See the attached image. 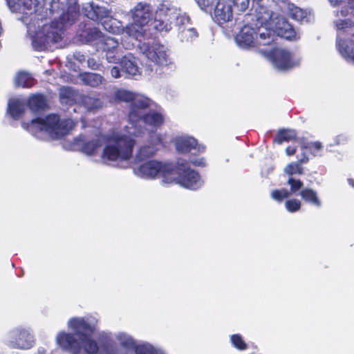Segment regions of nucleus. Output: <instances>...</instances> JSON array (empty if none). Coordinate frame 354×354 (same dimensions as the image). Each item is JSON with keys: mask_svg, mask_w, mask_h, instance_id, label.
Listing matches in <instances>:
<instances>
[{"mask_svg": "<svg viewBox=\"0 0 354 354\" xmlns=\"http://www.w3.org/2000/svg\"><path fill=\"white\" fill-rule=\"evenodd\" d=\"M97 319L91 316L73 317L68 326L74 333L60 332L56 337L57 344L70 354H116L113 337L126 349L136 348L135 339L124 332L114 336L106 331H100L96 338L92 337L96 329Z\"/></svg>", "mask_w": 354, "mask_h": 354, "instance_id": "f257e3e1", "label": "nucleus"}, {"mask_svg": "<svg viewBox=\"0 0 354 354\" xmlns=\"http://www.w3.org/2000/svg\"><path fill=\"white\" fill-rule=\"evenodd\" d=\"M49 10L53 18L50 21L39 17L38 10L31 14L30 19L23 17L35 50H48L62 41L65 28L72 25L79 15L76 0H52Z\"/></svg>", "mask_w": 354, "mask_h": 354, "instance_id": "f03ea898", "label": "nucleus"}, {"mask_svg": "<svg viewBox=\"0 0 354 354\" xmlns=\"http://www.w3.org/2000/svg\"><path fill=\"white\" fill-rule=\"evenodd\" d=\"M154 105L150 98L140 93H136L129 110V125L126 127L125 133H113L108 139L102 154L103 162H115L129 160L132 156L136 141L143 130L138 128L137 122L142 119L146 110Z\"/></svg>", "mask_w": 354, "mask_h": 354, "instance_id": "7ed1b4c3", "label": "nucleus"}, {"mask_svg": "<svg viewBox=\"0 0 354 354\" xmlns=\"http://www.w3.org/2000/svg\"><path fill=\"white\" fill-rule=\"evenodd\" d=\"M75 124L73 119L61 120L56 114H49L44 118L33 119L30 122H22L21 127L36 138L44 140L47 136L57 139L65 136Z\"/></svg>", "mask_w": 354, "mask_h": 354, "instance_id": "20e7f679", "label": "nucleus"}, {"mask_svg": "<svg viewBox=\"0 0 354 354\" xmlns=\"http://www.w3.org/2000/svg\"><path fill=\"white\" fill-rule=\"evenodd\" d=\"M151 24L156 30L167 32L172 28L173 24L178 30L190 26V19L180 9L169 4L162 3L158 7Z\"/></svg>", "mask_w": 354, "mask_h": 354, "instance_id": "39448f33", "label": "nucleus"}, {"mask_svg": "<svg viewBox=\"0 0 354 354\" xmlns=\"http://www.w3.org/2000/svg\"><path fill=\"white\" fill-rule=\"evenodd\" d=\"M337 31L336 46L340 55L354 64V21L349 19L333 20Z\"/></svg>", "mask_w": 354, "mask_h": 354, "instance_id": "423d86ee", "label": "nucleus"}, {"mask_svg": "<svg viewBox=\"0 0 354 354\" xmlns=\"http://www.w3.org/2000/svg\"><path fill=\"white\" fill-rule=\"evenodd\" d=\"M237 45L243 49L255 46H268L274 42V35L267 28H256L246 23L235 37Z\"/></svg>", "mask_w": 354, "mask_h": 354, "instance_id": "0eeeda50", "label": "nucleus"}, {"mask_svg": "<svg viewBox=\"0 0 354 354\" xmlns=\"http://www.w3.org/2000/svg\"><path fill=\"white\" fill-rule=\"evenodd\" d=\"M140 53L156 66V69L151 68V72L156 74L162 73L161 69L174 68V64L168 53L167 48L158 42H143L138 46Z\"/></svg>", "mask_w": 354, "mask_h": 354, "instance_id": "6e6552de", "label": "nucleus"}, {"mask_svg": "<svg viewBox=\"0 0 354 354\" xmlns=\"http://www.w3.org/2000/svg\"><path fill=\"white\" fill-rule=\"evenodd\" d=\"M136 165L133 167V173L137 176L144 179H154L162 177V182L164 183H171L173 165L171 163L158 161L157 160H149L141 162H135Z\"/></svg>", "mask_w": 354, "mask_h": 354, "instance_id": "1a4fd4ad", "label": "nucleus"}, {"mask_svg": "<svg viewBox=\"0 0 354 354\" xmlns=\"http://www.w3.org/2000/svg\"><path fill=\"white\" fill-rule=\"evenodd\" d=\"M170 177L173 178L171 183H175L191 190H196L203 185V180L200 174L189 167V162L187 160L181 158L178 160L176 168L173 167Z\"/></svg>", "mask_w": 354, "mask_h": 354, "instance_id": "9d476101", "label": "nucleus"}, {"mask_svg": "<svg viewBox=\"0 0 354 354\" xmlns=\"http://www.w3.org/2000/svg\"><path fill=\"white\" fill-rule=\"evenodd\" d=\"M90 136L80 135L73 139V147L87 155L95 154L102 145L104 138L99 129H94Z\"/></svg>", "mask_w": 354, "mask_h": 354, "instance_id": "9b49d317", "label": "nucleus"}, {"mask_svg": "<svg viewBox=\"0 0 354 354\" xmlns=\"http://www.w3.org/2000/svg\"><path fill=\"white\" fill-rule=\"evenodd\" d=\"M273 13L261 3H252L251 12L245 15L244 21L255 26L256 28H267L268 30L273 19Z\"/></svg>", "mask_w": 354, "mask_h": 354, "instance_id": "f8f14e48", "label": "nucleus"}, {"mask_svg": "<svg viewBox=\"0 0 354 354\" xmlns=\"http://www.w3.org/2000/svg\"><path fill=\"white\" fill-rule=\"evenodd\" d=\"M273 64L279 70H288L299 66L301 59L295 53L284 48H275L270 52Z\"/></svg>", "mask_w": 354, "mask_h": 354, "instance_id": "ddd939ff", "label": "nucleus"}, {"mask_svg": "<svg viewBox=\"0 0 354 354\" xmlns=\"http://www.w3.org/2000/svg\"><path fill=\"white\" fill-rule=\"evenodd\" d=\"M268 29L274 35L275 32L287 40L297 41L300 38V32L295 29L283 16L274 17Z\"/></svg>", "mask_w": 354, "mask_h": 354, "instance_id": "4468645a", "label": "nucleus"}, {"mask_svg": "<svg viewBox=\"0 0 354 354\" xmlns=\"http://www.w3.org/2000/svg\"><path fill=\"white\" fill-rule=\"evenodd\" d=\"M161 145V135L156 132L151 133L149 136L148 142L138 148L134 157L135 162L149 160L155 156Z\"/></svg>", "mask_w": 354, "mask_h": 354, "instance_id": "2eb2a0df", "label": "nucleus"}, {"mask_svg": "<svg viewBox=\"0 0 354 354\" xmlns=\"http://www.w3.org/2000/svg\"><path fill=\"white\" fill-rule=\"evenodd\" d=\"M7 344L12 348L28 349L33 346L34 339L28 330L17 328L7 336Z\"/></svg>", "mask_w": 354, "mask_h": 354, "instance_id": "dca6fc26", "label": "nucleus"}, {"mask_svg": "<svg viewBox=\"0 0 354 354\" xmlns=\"http://www.w3.org/2000/svg\"><path fill=\"white\" fill-rule=\"evenodd\" d=\"M164 121L165 115L160 107L156 108L155 110H151L147 113H145L142 119L137 122L138 128L143 130V133L138 137H142L145 133L146 129L143 125L149 127L152 129H156L164 123Z\"/></svg>", "mask_w": 354, "mask_h": 354, "instance_id": "f3484780", "label": "nucleus"}, {"mask_svg": "<svg viewBox=\"0 0 354 354\" xmlns=\"http://www.w3.org/2000/svg\"><path fill=\"white\" fill-rule=\"evenodd\" d=\"M96 49L105 53V58L109 63L115 64L120 60L119 44L115 38L104 36Z\"/></svg>", "mask_w": 354, "mask_h": 354, "instance_id": "a211bd4d", "label": "nucleus"}, {"mask_svg": "<svg viewBox=\"0 0 354 354\" xmlns=\"http://www.w3.org/2000/svg\"><path fill=\"white\" fill-rule=\"evenodd\" d=\"M232 17V1L218 0L212 15L214 21L219 25H222L231 21Z\"/></svg>", "mask_w": 354, "mask_h": 354, "instance_id": "6ab92c4d", "label": "nucleus"}, {"mask_svg": "<svg viewBox=\"0 0 354 354\" xmlns=\"http://www.w3.org/2000/svg\"><path fill=\"white\" fill-rule=\"evenodd\" d=\"M82 11L87 18L100 23L106 17L110 15L109 10L94 1L84 4Z\"/></svg>", "mask_w": 354, "mask_h": 354, "instance_id": "aec40b11", "label": "nucleus"}, {"mask_svg": "<svg viewBox=\"0 0 354 354\" xmlns=\"http://www.w3.org/2000/svg\"><path fill=\"white\" fill-rule=\"evenodd\" d=\"M131 13L133 21L140 22L153 28V26L151 24L153 22L151 21L153 10L149 4L138 3L131 10Z\"/></svg>", "mask_w": 354, "mask_h": 354, "instance_id": "412c9836", "label": "nucleus"}, {"mask_svg": "<svg viewBox=\"0 0 354 354\" xmlns=\"http://www.w3.org/2000/svg\"><path fill=\"white\" fill-rule=\"evenodd\" d=\"M84 28L77 32L80 41L90 44L97 48L105 35L97 28L86 25H84Z\"/></svg>", "mask_w": 354, "mask_h": 354, "instance_id": "4be33fe9", "label": "nucleus"}, {"mask_svg": "<svg viewBox=\"0 0 354 354\" xmlns=\"http://www.w3.org/2000/svg\"><path fill=\"white\" fill-rule=\"evenodd\" d=\"M176 150L180 153L191 152L192 150L197 152H203L205 150L203 146L198 145L196 140L191 136H182L175 139Z\"/></svg>", "mask_w": 354, "mask_h": 354, "instance_id": "5701e85b", "label": "nucleus"}, {"mask_svg": "<svg viewBox=\"0 0 354 354\" xmlns=\"http://www.w3.org/2000/svg\"><path fill=\"white\" fill-rule=\"evenodd\" d=\"M122 68V71L128 77H135L140 75V68L136 57L131 53L120 57L118 62Z\"/></svg>", "mask_w": 354, "mask_h": 354, "instance_id": "b1692460", "label": "nucleus"}, {"mask_svg": "<svg viewBox=\"0 0 354 354\" xmlns=\"http://www.w3.org/2000/svg\"><path fill=\"white\" fill-rule=\"evenodd\" d=\"M279 7L283 13L287 15L295 21H304L307 17V14L305 10L290 2L283 1L279 5Z\"/></svg>", "mask_w": 354, "mask_h": 354, "instance_id": "393cba45", "label": "nucleus"}, {"mask_svg": "<svg viewBox=\"0 0 354 354\" xmlns=\"http://www.w3.org/2000/svg\"><path fill=\"white\" fill-rule=\"evenodd\" d=\"M150 26L142 24L140 22L133 21L127 25L124 32L129 36L135 38L136 40L140 41L141 38L148 37L150 33Z\"/></svg>", "mask_w": 354, "mask_h": 354, "instance_id": "a878e982", "label": "nucleus"}, {"mask_svg": "<svg viewBox=\"0 0 354 354\" xmlns=\"http://www.w3.org/2000/svg\"><path fill=\"white\" fill-rule=\"evenodd\" d=\"M332 7H337L344 3H346V6H342L341 9L334 11L333 14L335 17V19H346V17L349 15V10L351 13L354 12V0H327Z\"/></svg>", "mask_w": 354, "mask_h": 354, "instance_id": "bb28decb", "label": "nucleus"}, {"mask_svg": "<svg viewBox=\"0 0 354 354\" xmlns=\"http://www.w3.org/2000/svg\"><path fill=\"white\" fill-rule=\"evenodd\" d=\"M7 4L12 12H22L27 15L30 12L31 17L32 11L34 10V3L32 0H7Z\"/></svg>", "mask_w": 354, "mask_h": 354, "instance_id": "cd10ccee", "label": "nucleus"}, {"mask_svg": "<svg viewBox=\"0 0 354 354\" xmlns=\"http://www.w3.org/2000/svg\"><path fill=\"white\" fill-rule=\"evenodd\" d=\"M26 100L21 97H13L8 103V112L15 120H18L25 110Z\"/></svg>", "mask_w": 354, "mask_h": 354, "instance_id": "c85d7f7f", "label": "nucleus"}, {"mask_svg": "<svg viewBox=\"0 0 354 354\" xmlns=\"http://www.w3.org/2000/svg\"><path fill=\"white\" fill-rule=\"evenodd\" d=\"M29 109L34 113H39L47 108L46 97L41 94H33L27 100Z\"/></svg>", "mask_w": 354, "mask_h": 354, "instance_id": "c756f323", "label": "nucleus"}, {"mask_svg": "<svg viewBox=\"0 0 354 354\" xmlns=\"http://www.w3.org/2000/svg\"><path fill=\"white\" fill-rule=\"evenodd\" d=\"M308 157L304 152H303L298 158V161L297 162H291L286 165L283 169V171L289 176H292L295 174H303L304 168L301 166V165L308 162Z\"/></svg>", "mask_w": 354, "mask_h": 354, "instance_id": "7c9ffc66", "label": "nucleus"}, {"mask_svg": "<svg viewBox=\"0 0 354 354\" xmlns=\"http://www.w3.org/2000/svg\"><path fill=\"white\" fill-rule=\"evenodd\" d=\"M104 30L115 35H119L124 32V26L122 22L112 17L110 15L106 17L101 22Z\"/></svg>", "mask_w": 354, "mask_h": 354, "instance_id": "2f4dec72", "label": "nucleus"}, {"mask_svg": "<svg viewBox=\"0 0 354 354\" xmlns=\"http://www.w3.org/2000/svg\"><path fill=\"white\" fill-rule=\"evenodd\" d=\"M299 195L306 203L316 207L322 206V201L316 191L310 188H306L301 190Z\"/></svg>", "mask_w": 354, "mask_h": 354, "instance_id": "473e14b6", "label": "nucleus"}, {"mask_svg": "<svg viewBox=\"0 0 354 354\" xmlns=\"http://www.w3.org/2000/svg\"><path fill=\"white\" fill-rule=\"evenodd\" d=\"M300 146L301 153L304 152L306 153V150H308L313 156H321L323 148L322 144L319 141L308 142L301 140L300 142Z\"/></svg>", "mask_w": 354, "mask_h": 354, "instance_id": "72a5a7b5", "label": "nucleus"}, {"mask_svg": "<svg viewBox=\"0 0 354 354\" xmlns=\"http://www.w3.org/2000/svg\"><path fill=\"white\" fill-rule=\"evenodd\" d=\"M80 79L84 84L92 87L98 86L104 80L102 75L94 73H86L82 74L80 75Z\"/></svg>", "mask_w": 354, "mask_h": 354, "instance_id": "f704fd0d", "label": "nucleus"}, {"mask_svg": "<svg viewBox=\"0 0 354 354\" xmlns=\"http://www.w3.org/2000/svg\"><path fill=\"white\" fill-rule=\"evenodd\" d=\"M178 37L182 42H192L197 37L198 34L194 28L188 26L178 30Z\"/></svg>", "mask_w": 354, "mask_h": 354, "instance_id": "c9c22d12", "label": "nucleus"}, {"mask_svg": "<svg viewBox=\"0 0 354 354\" xmlns=\"http://www.w3.org/2000/svg\"><path fill=\"white\" fill-rule=\"evenodd\" d=\"M15 84L18 86L31 87L35 84V79L25 72L19 73L15 77Z\"/></svg>", "mask_w": 354, "mask_h": 354, "instance_id": "e433bc0d", "label": "nucleus"}, {"mask_svg": "<svg viewBox=\"0 0 354 354\" xmlns=\"http://www.w3.org/2000/svg\"><path fill=\"white\" fill-rule=\"evenodd\" d=\"M82 103L88 111L98 109L102 106V102L100 99L89 95L83 97Z\"/></svg>", "mask_w": 354, "mask_h": 354, "instance_id": "4c0bfd02", "label": "nucleus"}, {"mask_svg": "<svg viewBox=\"0 0 354 354\" xmlns=\"http://www.w3.org/2000/svg\"><path fill=\"white\" fill-rule=\"evenodd\" d=\"M75 91L70 87L60 88L59 97L62 103L71 104L75 100Z\"/></svg>", "mask_w": 354, "mask_h": 354, "instance_id": "58836bf2", "label": "nucleus"}, {"mask_svg": "<svg viewBox=\"0 0 354 354\" xmlns=\"http://www.w3.org/2000/svg\"><path fill=\"white\" fill-rule=\"evenodd\" d=\"M232 345L239 351H245L248 346L240 334H234L230 336Z\"/></svg>", "mask_w": 354, "mask_h": 354, "instance_id": "ea45409f", "label": "nucleus"}, {"mask_svg": "<svg viewBox=\"0 0 354 354\" xmlns=\"http://www.w3.org/2000/svg\"><path fill=\"white\" fill-rule=\"evenodd\" d=\"M296 137V133L293 130H281L278 133L274 140L279 144L283 142L292 140Z\"/></svg>", "mask_w": 354, "mask_h": 354, "instance_id": "a19ab883", "label": "nucleus"}, {"mask_svg": "<svg viewBox=\"0 0 354 354\" xmlns=\"http://www.w3.org/2000/svg\"><path fill=\"white\" fill-rule=\"evenodd\" d=\"M136 354H165L162 351L157 350L150 344H141L136 346Z\"/></svg>", "mask_w": 354, "mask_h": 354, "instance_id": "79ce46f5", "label": "nucleus"}, {"mask_svg": "<svg viewBox=\"0 0 354 354\" xmlns=\"http://www.w3.org/2000/svg\"><path fill=\"white\" fill-rule=\"evenodd\" d=\"M136 93L124 89H120L115 93V97L118 100L130 102L131 104Z\"/></svg>", "mask_w": 354, "mask_h": 354, "instance_id": "37998d69", "label": "nucleus"}, {"mask_svg": "<svg viewBox=\"0 0 354 354\" xmlns=\"http://www.w3.org/2000/svg\"><path fill=\"white\" fill-rule=\"evenodd\" d=\"M287 184L290 186V190H288V192H290V196L297 193L304 186L302 181L299 179L295 178L293 176H289Z\"/></svg>", "mask_w": 354, "mask_h": 354, "instance_id": "c03bdc74", "label": "nucleus"}, {"mask_svg": "<svg viewBox=\"0 0 354 354\" xmlns=\"http://www.w3.org/2000/svg\"><path fill=\"white\" fill-rule=\"evenodd\" d=\"M270 196L273 200L281 203L283 199L288 198L290 196V192H288V190L284 188L281 189H274L271 192Z\"/></svg>", "mask_w": 354, "mask_h": 354, "instance_id": "a18cd8bd", "label": "nucleus"}, {"mask_svg": "<svg viewBox=\"0 0 354 354\" xmlns=\"http://www.w3.org/2000/svg\"><path fill=\"white\" fill-rule=\"evenodd\" d=\"M285 206L290 212H295L301 207V202L298 199H290L286 201Z\"/></svg>", "mask_w": 354, "mask_h": 354, "instance_id": "49530a36", "label": "nucleus"}, {"mask_svg": "<svg viewBox=\"0 0 354 354\" xmlns=\"http://www.w3.org/2000/svg\"><path fill=\"white\" fill-rule=\"evenodd\" d=\"M232 4L239 12H245L250 6V0H232Z\"/></svg>", "mask_w": 354, "mask_h": 354, "instance_id": "de8ad7c7", "label": "nucleus"}, {"mask_svg": "<svg viewBox=\"0 0 354 354\" xmlns=\"http://www.w3.org/2000/svg\"><path fill=\"white\" fill-rule=\"evenodd\" d=\"M111 75L113 78H119L121 77L122 75V73H124L122 71V69L120 70L118 66H113L111 68Z\"/></svg>", "mask_w": 354, "mask_h": 354, "instance_id": "09e8293b", "label": "nucleus"}, {"mask_svg": "<svg viewBox=\"0 0 354 354\" xmlns=\"http://www.w3.org/2000/svg\"><path fill=\"white\" fill-rule=\"evenodd\" d=\"M191 162L196 167H205V160L204 158H197L190 160Z\"/></svg>", "mask_w": 354, "mask_h": 354, "instance_id": "8fccbe9b", "label": "nucleus"}, {"mask_svg": "<svg viewBox=\"0 0 354 354\" xmlns=\"http://www.w3.org/2000/svg\"><path fill=\"white\" fill-rule=\"evenodd\" d=\"M88 66L93 70H97L99 68L100 64L94 58H89L87 60Z\"/></svg>", "mask_w": 354, "mask_h": 354, "instance_id": "3c124183", "label": "nucleus"}, {"mask_svg": "<svg viewBox=\"0 0 354 354\" xmlns=\"http://www.w3.org/2000/svg\"><path fill=\"white\" fill-rule=\"evenodd\" d=\"M74 57L80 62H84L86 59L85 56L83 54H81L80 53H75L74 54Z\"/></svg>", "mask_w": 354, "mask_h": 354, "instance_id": "603ef678", "label": "nucleus"}, {"mask_svg": "<svg viewBox=\"0 0 354 354\" xmlns=\"http://www.w3.org/2000/svg\"><path fill=\"white\" fill-rule=\"evenodd\" d=\"M286 152L288 156H292L295 153L296 149L294 147H288L286 149Z\"/></svg>", "mask_w": 354, "mask_h": 354, "instance_id": "864d4df0", "label": "nucleus"}, {"mask_svg": "<svg viewBox=\"0 0 354 354\" xmlns=\"http://www.w3.org/2000/svg\"><path fill=\"white\" fill-rule=\"evenodd\" d=\"M37 354H46V350L44 348H39Z\"/></svg>", "mask_w": 354, "mask_h": 354, "instance_id": "5fc2aeb1", "label": "nucleus"}, {"mask_svg": "<svg viewBox=\"0 0 354 354\" xmlns=\"http://www.w3.org/2000/svg\"><path fill=\"white\" fill-rule=\"evenodd\" d=\"M348 184H349L351 187H354V180H353V179H352V178H348Z\"/></svg>", "mask_w": 354, "mask_h": 354, "instance_id": "6e6d98bb", "label": "nucleus"}, {"mask_svg": "<svg viewBox=\"0 0 354 354\" xmlns=\"http://www.w3.org/2000/svg\"><path fill=\"white\" fill-rule=\"evenodd\" d=\"M261 1L262 0H253V3H252L255 4V3H261Z\"/></svg>", "mask_w": 354, "mask_h": 354, "instance_id": "4d7b16f0", "label": "nucleus"}, {"mask_svg": "<svg viewBox=\"0 0 354 354\" xmlns=\"http://www.w3.org/2000/svg\"><path fill=\"white\" fill-rule=\"evenodd\" d=\"M73 111L74 112H76V111H77V108H76V107H73Z\"/></svg>", "mask_w": 354, "mask_h": 354, "instance_id": "13d9d810", "label": "nucleus"}]
</instances>
